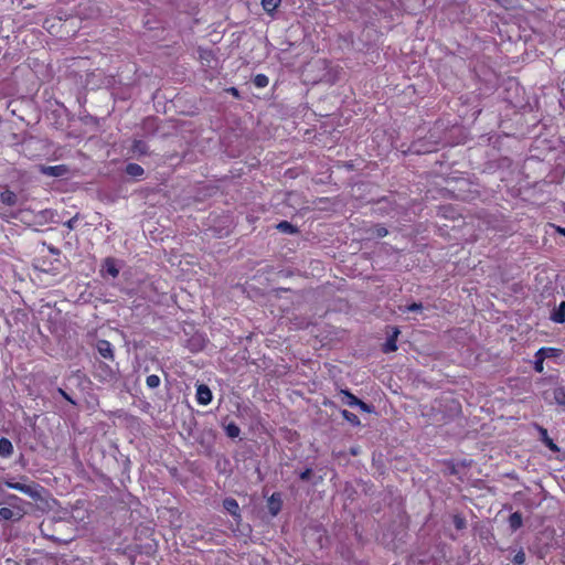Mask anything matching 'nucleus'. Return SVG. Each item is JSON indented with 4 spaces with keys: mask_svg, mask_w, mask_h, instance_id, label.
<instances>
[{
    "mask_svg": "<svg viewBox=\"0 0 565 565\" xmlns=\"http://www.w3.org/2000/svg\"><path fill=\"white\" fill-rule=\"evenodd\" d=\"M267 507L273 516H276L282 507L281 495L278 492L273 493L267 500Z\"/></svg>",
    "mask_w": 565,
    "mask_h": 565,
    "instance_id": "obj_5",
    "label": "nucleus"
},
{
    "mask_svg": "<svg viewBox=\"0 0 565 565\" xmlns=\"http://www.w3.org/2000/svg\"><path fill=\"white\" fill-rule=\"evenodd\" d=\"M546 351H555L553 348H542L535 354L534 370L539 373L543 372V363L546 359Z\"/></svg>",
    "mask_w": 565,
    "mask_h": 565,
    "instance_id": "obj_7",
    "label": "nucleus"
},
{
    "mask_svg": "<svg viewBox=\"0 0 565 565\" xmlns=\"http://www.w3.org/2000/svg\"><path fill=\"white\" fill-rule=\"evenodd\" d=\"M212 397L213 395L209 386L200 384L196 387V402L200 405H209L212 402Z\"/></svg>",
    "mask_w": 565,
    "mask_h": 565,
    "instance_id": "obj_4",
    "label": "nucleus"
},
{
    "mask_svg": "<svg viewBox=\"0 0 565 565\" xmlns=\"http://www.w3.org/2000/svg\"><path fill=\"white\" fill-rule=\"evenodd\" d=\"M524 562H525V554L523 551H519L513 557V563L516 565H522V564H524Z\"/></svg>",
    "mask_w": 565,
    "mask_h": 565,
    "instance_id": "obj_26",
    "label": "nucleus"
},
{
    "mask_svg": "<svg viewBox=\"0 0 565 565\" xmlns=\"http://www.w3.org/2000/svg\"><path fill=\"white\" fill-rule=\"evenodd\" d=\"M557 231L565 236V227H557Z\"/></svg>",
    "mask_w": 565,
    "mask_h": 565,
    "instance_id": "obj_35",
    "label": "nucleus"
},
{
    "mask_svg": "<svg viewBox=\"0 0 565 565\" xmlns=\"http://www.w3.org/2000/svg\"><path fill=\"white\" fill-rule=\"evenodd\" d=\"M40 172L49 177H63L67 173V168L64 164L60 166H40Z\"/></svg>",
    "mask_w": 565,
    "mask_h": 565,
    "instance_id": "obj_3",
    "label": "nucleus"
},
{
    "mask_svg": "<svg viewBox=\"0 0 565 565\" xmlns=\"http://www.w3.org/2000/svg\"><path fill=\"white\" fill-rule=\"evenodd\" d=\"M58 393H60V394H61V395H62L66 401H68V402H71V403H73V404H74L73 399L68 396V394H67L64 390L58 388Z\"/></svg>",
    "mask_w": 565,
    "mask_h": 565,
    "instance_id": "obj_33",
    "label": "nucleus"
},
{
    "mask_svg": "<svg viewBox=\"0 0 565 565\" xmlns=\"http://www.w3.org/2000/svg\"><path fill=\"white\" fill-rule=\"evenodd\" d=\"M146 384L149 388H156L160 385V377L156 374L148 375Z\"/></svg>",
    "mask_w": 565,
    "mask_h": 565,
    "instance_id": "obj_22",
    "label": "nucleus"
},
{
    "mask_svg": "<svg viewBox=\"0 0 565 565\" xmlns=\"http://www.w3.org/2000/svg\"><path fill=\"white\" fill-rule=\"evenodd\" d=\"M0 201L4 205L13 206L17 204V194L11 190L6 189L0 193Z\"/></svg>",
    "mask_w": 565,
    "mask_h": 565,
    "instance_id": "obj_8",
    "label": "nucleus"
},
{
    "mask_svg": "<svg viewBox=\"0 0 565 565\" xmlns=\"http://www.w3.org/2000/svg\"><path fill=\"white\" fill-rule=\"evenodd\" d=\"M104 269L114 278L119 274V269L117 268L116 260L114 258H106Z\"/></svg>",
    "mask_w": 565,
    "mask_h": 565,
    "instance_id": "obj_12",
    "label": "nucleus"
},
{
    "mask_svg": "<svg viewBox=\"0 0 565 565\" xmlns=\"http://www.w3.org/2000/svg\"><path fill=\"white\" fill-rule=\"evenodd\" d=\"M224 509L233 516L239 518V507L235 499L227 498L223 501Z\"/></svg>",
    "mask_w": 565,
    "mask_h": 565,
    "instance_id": "obj_9",
    "label": "nucleus"
},
{
    "mask_svg": "<svg viewBox=\"0 0 565 565\" xmlns=\"http://www.w3.org/2000/svg\"><path fill=\"white\" fill-rule=\"evenodd\" d=\"M13 452L12 443L8 438H0V457L8 458Z\"/></svg>",
    "mask_w": 565,
    "mask_h": 565,
    "instance_id": "obj_11",
    "label": "nucleus"
},
{
    "mask_svg": "<svg viewBox=\"0 0 565 565\" xmlns=\"http://www.w3.org/2000/svg\"><path fill=\"white\" fill-rule=\"evenodd\" d=\"M454 523H455V526L458 529V530H461L466 526V521L463 518L459 516V515H455L454 518Z\"/></svg>",
    "mask_w": 565,
    "mask_h": 565,
    "instance_id": "obj_27",
    "label": "nucleus"
},
{
    "mask_svg": "<svg viewBox=\"0 0 565 565\" xmlns=\"http://www.w3.org/2000/svg\"><path fill=\"white\" fill-rule=\"evenodd\" d=\"M4 503L8 504L9 508L14 510V513L24 516L26 513L24 509V501L15 494H7L3 499Z\"/></svg>",
    "mask_w": 565,
    "mask_h": 565,
    "instance_id": "obj_2",
    "label": "nucleus"
},
{
    "mask_svg": "<svg viewBox=\"0 0 565 565\" xmlns=\"http://www.w3.org/2000/svg\"><path fill=\"white\" fill-rule=\"evenodd\" d=\"M555 351H546V358L552 356Z\"/></svg>",
    "mask_w": 565,
    "mask_h": 565,
    "instance_id": "obj_36",
    "label": "nucleus"
},
{
    "mask_svg": "<svg viewBox=\"0 0 565 565\" xmlns=\"http://www.w3.org/2000/svg\"><path fill=\"white\" fill-rule=\"evenodd\" d=\"M77 220H78L77 215H76V216H74V217H72L71 220H68V221L65 223V226H66L67 228H70V230H74V228H75V226H76Z\"/></svg>",
    "mask_w": 565,
    "mask_h": 565,
    "instance_id": "obj_29",
    "label": "nucleus"
},
{
    "mask_svg": "<svg viewBox=\"0 0 565 565\" xmlns=\"http://www.w3.org/2000/svg\"><path fill=\"white\" fill-rule=\"evenodd\" d=\"M232 94L237 95V90L235 88H232Z\"/></svg>",
    "mask_w": 565,
    "mask_h": 565,
    "instance_id": "obj_37",
    "label": "nucleus"
},
{
    "mask_svg": "<svg viewBox=\"0 0 565 565\" xmlns=\"http://www.w3.org/2000/svg\"><path fill=\"white\" fill-rule=\"evenodd\" d=\"M545 443H546V446H547L551 450H554V451H555V450H557L556 445H555L551 439L546 438Z\"/></svg>",
    "mask_w": 565,
    "mask_h": 565,
    "instance_id": "obj_34",
    "label": "nucleus"
},
{
    "mask_svg": "<svg viewBox=\"0 0 565 565\" xmlns=\"http://www.w3.org/2000/svg\"><path fill=\"white\" fill-rule=\"evenodd\" d=\"M554 399L558 405L565 406V387L554 390Z\"/></svg>",
    "mask_w": 565,
    "mask_h": 565,
    "instance_id": "obj_20",
    "label": "nucleus"
},
{
    "mask_svg": "<svg viewBox=\"0 0 565 565\" xmlns=\"http://www.w3.org/2000/svg\"><path fill=\"white\" fill-rule=\"evenodd\" d=\"M281 0H262V6L266 12H273L280 4Z\"/></svg>",
    "mask_w": 565,
    "mask_h": 565,
    "instance_id": "obj_18",
    "label": "nucleus"
},
{
    "mask_svg": "<svg viewBox=\"0 0 565 565\" xmlns=\"http://www.w3.org/2000/svg\"><path fill=\"white\" fill-rule=\"evenodd\" d=\"M312 470L310 468L306 469L305 471H302L300 473V479L301 480H308L310 475H311Z\"/></svg>",
    "mask_w": 565,
    "mask_h": 565,
    "instance_id": "obj_32",
    "label": "nucleus"
},
{
    "mask_svg": "<svg viewBox=\"0 0 565 565\" xmlns=\"http://www.w3.org/2000/svg\"><path fill=\"white\" fill-rule=\"evenodd\" d=\"M126 172H127V174H129L131 177L138 178V177H141L145 171L141 166H139L137 163H129L126 167Z\"/></svg>",
    "mask_w": 565,
    "mask_h": 565,
    "instance_id": "obj_15",
    "label": "nucleus"
},
{
    "mask_svg": "<svg viewBox=\"0 0 565 565\" xmlns=\"http://www.w3.org/2000/svg\"><path fill=\"white\" fill-rule=\"evenodd\" d=\"M399 331L398 329H394L393 334L391 338L387 339V341L384 344V351L385 352H393L397 349L396 347V338L398 335Z\"/></svg>",
    "mask_w": 565,
    "mask_h": 565,
    "instance_id": "obj_14",
    "label": "nucleus"
},
{
    "mask_svg": "<svg viewBox=\"0 0 565 565\" xmlns=\"http://www.w3.org/2000/svg\"><path fill=\"white\" fill-rule=\"evenodd\" d=\"M97 351L105 359H113L114 358L113 345H111V343L109 341L99 340L97 342Z\"/></svg>",
    "mask_w": 565,
    "mask_h": 565,
    "instance_id": "obj_6",
    "label": "nucleus"
},
{
    "mask_svg": "<svg viewBox=\"0 0 565 565\" xmlns=\"http://www.w3.org/2000/svg\"><path fill=\"white\" fill-rule=\"evenodd\" d=\"M253 83L258 88H265L269 84V79L265 74H257Z\"/></svg>",
    "mask_w": 565,
    "mask_h": 565,
    "instance_id": "obj_19",
    "label": "nucleus"
},
{
    "mask_svg": "<svg viewBox=\"0 0 565 565\" xmlns=\"http://www.w3.org/2000/svg\"><path fill=\"white\" fill-rule=\"evenodd\" d=\"M241 429L235 424H228L226 426V434L231 438H235L239 435Z\"/></svg>",
    "mask_w": 565,
    "mask_h": 565,
    "instance_id": "obj_24",
    "label": "nucleus"
},
{
    "mask_svg": "<svg viewBox=\"0 0 565 565\" xmlns=\"http://www.w3.org/2000/svg\"><path fill=\"white\" fill-rule=\"evenodd\" d=\"M423 309L422 303L414 302L407 307H405L404 312L406 311H420Z\"/></svg>",
    "mask_w": 565,
    "mask_h": 565,
    "instance_id": "obj_28",
    "label": "nucleus"
},
{
    "mask_svg": "<svg viewBox=\"0 0 565 565\" xmlns=\"http://www.w3.org/2000/svg\"><path fill=\"white\" fill-rule=\"evenodd\" d=\"M0 483L4 484L6 487H8L10 489L20 491L35 501L42 499V492L44 489H43V487H41L40 484H38L35 482L24 483V482L15 481L14 478L8 477V478L0 479Z\"/></svg>",
    "mask_w": 565,
    "mask_h": 565,
    "instance_id": "obj_1",
    "label": "nucleus"
},
{
    "mask_svg": "<svg viewBox=\"0 0 565 565\" xmlns=\"http://www.w3.org/2000/svg\"><path fill=\"white\" fill-rule=\"evenodd\" d=\"M522 523H523V520H522V515L521 513L519 512H514L510 515L509 518V524H510V527L515 531L518 529H520L522 526Z\"/></svg>",
    "mask_w": 565,
    "mask_h": 565,
    "instance_id": "obj_16",
    "label": "nucleus"
},
{
    "mask_svg": "<svg viewBox=\"0 0 565 565\" xmlns=\"http://www.w3.org/2000/svg\"><path fill=\"white\" fill-rule=\"evenodd\" d=\"M343 399L342 402L351 407L358 406L360 404V399L351 394L349 391H342Z\"/></svg>",
    "mask_w": 565,
    "mask_h": 565,
    "instance_id": "obj_17",
    "label": "nucleus"
},
{
    "mask_svg": "<svg viewBox=\"0 0 565 565\" xmlns=\"http://www.w3.org/2000/svg\"><path fill=\"white\" fill-rule=\"evenodd\" d=\"M358 407H360V409H362L363 412H366V413L371 412V406H369L366 403H364L361 399H360V404H358Z\"/></svg>",
    "mask_w": 565,
    "mask_h": 565,
    "instance_id": "obj_31",
    "label": "nucleus"
},
{
    "mask_svg": "<svg viewBox=\"0 0 565 565\" xmlns=\"http://www.w3.org/2000/svg\"><path fill=\"white\" fill-rule=\"evenodd\" d=\"M134 152L145 154L147 153V145L141 140H136L132 146Z\"/></svg>",
    "mask_w": 565,
    "mask_h": 565,
    "instance_id": "obj_23",
    "label": "nucleus"
},
{
    "mask_svg": "<svg viewBox=\"0 0 565 565\" xmlns=\"http://www.w3.org/2000/svg\"><path fill=\"white\" fill-rule=\"evenodd\" d=\"M22 518L14 513V510H12L9 507H1L0 508V520L2 521H19Z\"/></svg>",
    "mask_w": 565,
    "mask_h": 565,
    "instance_id": "obj_10",
    "label": "nucleus"
},
{
    "mask_svg": "<svg viewBox=\"0 0 565 565\" xmlns=\"http://www.w3.org/2000/svg\"><path fill=\"white\" fill-rule=\"evenodd\" d=\"M552 320L556 323H563L565 322V301H562L559 303V307L557 310H555L553 313H552Z\"/></svg>",
    "mask_w": 565,
    "mask_h": 565,
    "instance_id": "obj_13",
    "label": "nucleus"
},
{
    "mask_svg": "<svg viewBox=\"0 0 565 565\" xmlns=\"http://www.w3.org/2000/svg\"><path fill=\"white\" fill-rule=\"evenodd\" d=\"M277 228L284 233H292L294 232L292 225L290 223H288L287 221L280 222L277 225Z\"/></svg>",
    "mask_w": 565,
    "mask_h": 565,
    "instance_id": "obj_25",
    "label": "nucleus"
},
{
    "mask_svg": "<svg viewBox=\"0 0 565 565\" xmlns=\"http://www.w3.org/2000/svg\"><path fill=\"white\" fill-rule=\"evenodd\" d=\"M341 414H342L343 418L345 420H348L349 423H351L352 425H354V426L360 425V419L355 414H353L347 409H343Z\"/></svg>",
    "mask_w": 565,
    "mask_h": 565,
    "instance_id": "obj_21",
    "label": "nucleus"
},
{
    "mask_svg": "<svg viewBox=\"0 0 565 565\" xmlns=\"http://www.w3.org/2000/svg\"><path fill=\"white\" fill-rule=\"evenodd\" d=\"M375 233L379 237H384L387 235V230L383 226H377Z\"/></svg>",
    "mask_w": 565,
    "mask_h": 565,
    "instance_id": "obj_30",
    "label": "nucleus"
}]
</instances>
